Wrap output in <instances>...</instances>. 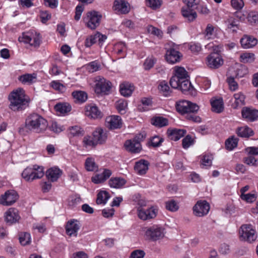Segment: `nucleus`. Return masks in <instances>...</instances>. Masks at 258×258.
<instances>
[{
  "label": "nucleus",
  "instance_id": "f257e3e1",
  "mask_svg": "<svg viewBox=\"0 0 258 258\" xmlns=\"http://www.w3.org/2000/svg\"><path fill=\"white\" fill-rule=\"evenodd\" d=\"M9 108L14 111H20L25 109L28 106L29 100L23 89L19 88L10 94Z\"/></svg>",
  "mask_w": 258,
  "mask_h": 258
},
{
  "label": "nucleus",
  "instance_id": "f03ea898",
  "mask_svg": "<svg viewBox=\"0 0 258 258\" xmlns=\"http://www.w3.org/2000/svg\"><path fill=\"white\" fill-rule=\"evenodd\" d=\"M47 126V121L37 113L30 114L25 120V127L31 132L43 133L46 131Z\"/></svg>",
  "mask_w": 258,
  "mask_h": 258
},
{
  "label": "nucleus",
  "instance_id": "7ed1b4c3",
  "mask_svg": "<svg viewBox=\"0 0 258 258\" xmlns=\"http://www.w3.org/2000/svg\"><path fill=\"white\" fill-rule=\"evenodd\" d=\"M44 175V167L36 164L26 167L22 173V177L27 182L40 179Z\"/></svg>",
  "mask_w": 258,
  "mask_h": 258
},
{
  "label": "nucleus",
  "instance_id": "20e7f679",
  "mask_svg": "<svg viewBox=\"0 0 258 258\" xmlns=\"http://www.w3.org/2000/svg\"><path fill=\"white\" fill-rule=\"evenodd\" d=\"M175 106L177 112L182 115H186L189 113H196L199 109V106L196 104L185 100L176 102Z\"/></svg>",
  "mask_w": 258,
  "mask_h": 258
},
{
  "label": "nucleus",
  "instance_id": "39448f33",
  "mask_svg": "<svg viewBox=\"0 0 258 258\" xmlns=\"http://www.w3.org/2000/svg\"><path fill=\"white\" fill-rule=\"evenodd\" d=\"M101 15L96 11L89 12L84 18L87 27L91 29H95L100 24Z\"/></svg>",
  "mask_w": 258,
  "mask_h": 258
},
{
  "label": "nucleus",
  "instance_id": "423d86ee",
  "mask_svg": "<svg viewBox=\"0 0 258 258\" xmlns=\"http://www.w3.org/2000/svg\"><path fill=\"white\" fill-rule=\"evenodd\" d=\"M170 84L173 88L179 89L185 94L192 88L188 80H181L178 76H173L170 79Z\"/></svg>",
  "mask_w": 258,
  "mask_h": 258
},
{
  "label": "nucleus",
  "instance_id": "0eeeda50",
  "mask_svg": "<svg viewBox=\"0 0 258 258\" xmlns=\"http://www.w3.org/2000/svg\"><path fill=\"white\" fill-rule=\"evenodd\" d=\"M19 40L34 47H39L41 41L39 34L30 32L23 33L22 36L19 37Z\"/></svg>",
  "mask_w": 258,
  "mask_h": 258
},
{
  "label": "nucleus",
  "instance_id": "6e6552de",
  "mask_svg": "<svg viewBox=\"0 0 258 258\" xmlns=\"http://www.w3.org/2000/svg\"><path fill=\"white\" fill-rule=\"evenodd\" d=\"M145 234L148 239L156 241L164 236V229L158 225H153L145 229Z\"/></svg>",
  "mask_w": 258,
  "mask_h": 258
},
{
  "label": "nucleus",
  "instance_id": "1a4fd4ad",
  "mask_svg": "<svg viewBox=\"0 0 258 258\" xmlns=\"http://www.w3.org/2000/svg\"><path fill=\"white\" fill-rule=\"evenodd\" d=\"M111 88V83L104 78L98 77L96 80L95 91L97 94H108Z\"/></svg>",
  "mask_w": 258,
  "mask_h": 258
},
{
  "label": "nucleus",
  "instance_id": "9d476101",
  "mask_svg": "<svg viewBox=\"0 0 258 258\" xmlns=\"http://www.w3.org/2000/svg\"><path fill=\"white\" fill-rule=\"evenodd\" d=\"M257 235L254 227L251 224H243V241L248 243L255 242Z\"/></svg>",
  "mask_w": 258,
  "mask_h": 258
},
{
  "label": "nucleus",
  "instance_id": "9b49d317",
  "mask_svg": "<svg viewBox=\"0 0 258 258\" xmlns=\"http://www.w3.org/2000/svg\"><path fill=\"white\" fill-rule=\"evenodd\" d=\"M140 136L141 135H140L132 139L126 140L124 144L125 150L132 153L136 154L140 153L142 150Z\"/></svg>",
  "mask_w": 258,
  "mask_h": 258
},
{
  "label": "nucleus",
  "instance_id": "f8f14e48",
  "mask_svg": "<svg viewBox=\"0 0 258 258\" xmlns=\"http://www.w3.org/2000/svg\"><path fill=\"white\" fill-rule=\"evenodd\" d=\"M19 198L18 193L14 190H9L0 197V204L10 206L15 203Z\"/></svg>",
  "mask_w": 258,
  "mask_h": 258
},
{
  "label": "nucleus",
  "instance_id": "ddd939ff",
  "mask_svg": "<svg viewBox=\"0 0 258 258\" xmlns=\"http://www.w3.org/2000/svg\"><path fill=\"white\" fill-rule=\"evenodd\" d=\"M158 210L154 207H151L148 209H144L142 207H139L137 209L138 217L142 220H148L155 218L157 216Z\"/></svg>",
  "mask_w": 258,
  "mask_h": 258
},
{
  "label": "nucleus",
  "instance_id": "4468645a",
  "mask_svg": "<svg viewBox=\"0 0 258 258\" xmlns=\"http://www.w3.org/2000/svg\"><path fill=\"white\" fill-rule=\"evenodd\" d=\"M210 205L206 201H199L193 207L194 214L198 217L206 215L209 212Z\"/></svg>",
  "mask_w": 258,
  "mask_h": 258
},
{
  "label": "nucleus",
  "instance_id": "2eb2a0df",
  "mask_svg": "<svg viewBox=\"0 0 258 258\" xmlns=\"http://www.w3.org/2000/svg\"><path fill=\"white\" fill-rule=\"evenodd\" d=\"M207 65L212 69H217L223 64V59L219 54L213 52L207 57Z\"/></svg>",
  "mask_w": 258,
  "mask_h": 258
},
{
  "label": "nucleus",
  "instance_id": "dca6fc26",
  "mask_svg": "<svg viewBox=\"0 0 258 258\" xmlns=\"http://www.w3.org/2000/svg\"><path fill=\"white\" fill-rule=\"evenodd\" d=\"M182 57V54L174 48H170L166 51L165 59L166 61L171 64H174L179 62Z\"/></svg>",
  "mask_w": 258,
  "mask_h": 258
},
{
  "label": "nucleus",
  "instance_id": "f3484780",
  "mask_svg": "<svg viewBox=\"0 0 258 258\" xmlns=\"http://www.w3.org/2000/svg\"><path fill=\"white\" fill-rule=\"evenodd\" d=\"M81 227L80 223L75 219H71L68 221L66 225L67 234L70 236L77 237L78 230Z\"/></svg>",
  "mask_w": 258,
  "mask_h": 258
},
{
  "label": "nucleus",
  "instance_id": "a211bd4d",
  "mask_svg": "<svg viewBox=\"0 0 258 258\" xmlns=\"http://www.w3.org/2000/svg\"><path fill=\"white\" fill-rule=\"evenodd\" d=\"M106 125L111 130L120 128L122 125L121 117L118 115H111L106 117Z\"/></svg>",
  "mask_w": 258,
  "mask_h": 258
},
{
  "label": "nucleus",
  "instance_id": "6ab92c4d",
  "mask_svg": "<svg viewBox=\"0 0 258 258\" xmlns=\"http://www.w3.org/2000/svg\"><path fill=\"white\" fill-rule=\"evenodd\" d=\"M5 221L9 224H12L18 221L20 217L17 209L10 208L5 213Z\"/></svg>",
  "mask_w": 258,
  "mask_h": 258
},
{
  "label": "nucleus",
  "instance_id": "aec40b11",
  "mask_svg": "<svg viewBox=\"0 0 258 258\" xmlns=\"http://www.w3.org/2000/svg\"><path fill=\"white\" fill-rule=\"evenodd\" d=\"M243 118L251 122L255 121L258 118V110L252 107H243Z\"/></svg>",
  "mask_w": 258,
  "mask_h": 258
},
{
  "label": "nucleus",
  "instance_id": "412c9836",
  "mask_svg": "<svg viewBox=\"0 0 258 258\" xmlns=\"http://www.w3.org/2000/svg\"><path fill=\"white\" fill-rule=\"evenodd\" d=\"M85 115L91 118L97 119L102 117V113L95 105H88L85 107Z\"/></svg>",
  "mask_w": 258,
  "mask_h": 258
},
{
  "label": "nucleus",
  "instance_id": "4be33fe9",
  "mask_svg": "<svg viewBox=\"0 0 258 258\" xmlns=\"http://www.w3.org/2000/svg\"><path fill=\"white\" fill-rule=\"evenodd\" d=\"M113 8L117 12L124 14L128 13L130 10L129 4L124 0H115Z\"/></svg>",
  "mask_w": 258,
  "mask_h": 258
},
{
  "label": "nucleus",
  "instance_id": "5701e85b",
  "mask_svg": "<svg viewBox=\"0 0 258 258\" xmlns=\"http://www.w3.org/2000/svg\"><path fill=\"white\" fill-rule=\"evenodd\" d=\"M112 173L110 169H104L101 173L97 174L92 177V181L95 184L102 183L109 178Z\"/></svg>",
  "mask_w": 258,
  "mask_h": 258
},
{
  "label": "nucleus",
  "instance_id": "b1692460",
  "mask_svg": "<svg viewBox=\"0 0 258 258\" xmlns=\"http://www.w3.org/2000/svg\"><path fill=\"white\" fill-rule=\"evenodd\" d=\"M62 171L57 167H53L48 169L46 172L47 179L51 182H55L61 176Z\"/></svg>",
  "mask_w": 258,
  "mask_h": 258
},
{
  "label": "nucleus",
  "instance_id": "393cba45",
  "mask_svg": "<svg viewBox=\"0 0 258 258\" xmlns=\"http://www.w3.org/2000/svg\"><path fill=\"white\" fill-rule=\"evenodd\" d=\"M37 76L35 73L25 74L19 77L18 80L24 85H30L37 82Z\"/></svg>",
  "mask_w": 258,
  "mask_h": 258
},
{
  "label": "nucleus",
  "instance_id": "a878e982",
  "mask_svg": "<svg viewBox=\"0 0 258 258\" xmlns=\"http://www.w3.org/2000/svg\"><path fill=\"white\" fill-rule=\"evenodd\" d=\"M149 162L145 160H140L136 163L134 169L136 172L140 175L146 174L148 170Z\"/></svg>",
  "mask_w": 258,
  "mask_h": 258
},
{
  "label": "nucleus",
  "instance_id": "bb28decb",
  "mask_svg": "<svg viewBox=\"0 0 258 258\" xmlns=\"http://www.w3.org/2000/svg\"><path fill=\"white\" fill-rule=\"evenodd\" d=\"M93 137L95 140V142H96L97 144H101L105 142L107 139V135L106 131L101 128H97L93 133Z\"/></svg>",
  "mask_w": 258,
  "mask_h": 258
},
{
  "label": "nucleus",
  "instance_id": "cd10ccee",
  "mask_svg": "<svg viewBox=\"0 0 258 258\" xmlns=\"http://www.w3.org/2000/svg\"><path fill=\"white\" fill-rule=\"evenodd\" d=\"M192 8L186 6L181 9L183 17L188 22H192L197 17V13L191 9Z\"/></svg>",
  "mask_w": 258,
  "mask_h": 258
},
{
  "label": "nucleus",
  "instance_id": "c85d7f7f",
  "mask_svg": "<svg viewBox=\"0 0 258 258\" xmlns=\"http://www.w3.org/2000/svg\"><path fill=\"white\" fill-rule=\"evenodd\" d=\"M217 27L211 24H208L203 32L205 38L208 40L214 39L217 36Z\"/></svg>",
  "mask_w": 258,
  "mask_h": 258
},
{
  "label": "nucleus",
  "instance_id": "c756f323",
  "mask_svg": "<svg viewBox=\"0 0 258 258\" xmlns=\"http://www.w3.org/2000/svg\"><path fill=\"white\" fill-rule=\"evenodd\" d=\"M134 90V86L128 82H123L120 85L119 91L124 97L130 96Z\"/></svg>",
  "mask_w": 258,
  "mask_h": 258
},
{
  "label": "nucleus",
  "instance_id": "7c9ffc66",
  "mask_svg": "<svg viewBox=\"0 0 258 258\" xmlns=\"http://www.w3.org/2000/svg\"><path fill=\"white\" fill-rule=\"evenodd\" d=\"M257 40L251 36H243V48L248 49L254 47L256 45Z\"/></svg>",
  "mask_w": 258,
  "mask_h": 258
},
{
  "label": "nucleus",
  "instance_id": "2f4dec72",
  "mask_svg": "<svg viewBox=\"0 0 258 258\" xmlns=\"http://www.w3.org/2000/svg\"><path fill=\"white\" fill-rule=\"evenodd\" d=\"M186 133L184 130L174 129L168 130L169 138L173 141H177L182 137Z\"/></svg>",
  "mask_w": 258,
  "mask_h": 258
},
{
  "label": "nucleus",
  "instance_id": "473e14b6",
  "mask_svg": "<svg viewBox=\"0 0 258 258\" xmlns=\"http://www.w3.org/2000/svg\"><path fill=\"white\" fill-rule=\"evenodd\" d=\"M230 5L235 10L234 16L240 19L242 17V0H231Z\"/></svg>",
  "mask_w": 258,
  "mask_h": 258
},
{
  "label": "nucleus",
  "instance_id": "72a5a7b5",
  "mask_svg": "<svg viewBox=\"0 0 258 258\" xmlns=\"http://www.w3.org/2000/svg\"><path fill=\"white\" fill-rule=\"evenodd\" d=\"M212 109L216 113L221 112L224 109V104L222 98L214 99L211 101Z\"/></svg>",
  "mask_w": 258,
  "mask_h": 258
},
{
  "label": "nucleus",
  "instance_id": "f704fd0d",
  "mask_svg": "<svg viewBox=\"0 0 258 258\" xmlns=\"http://www.w3.org/2000/svg\"><path fill=\"white\" fill-rule=\"evenodd\" d=\"M125 183V179L121 177H112L108 181L110 187L115 188H121Z\"/></svg>",
  "mask_w": 258,
  "mask_h": 258
},
{
  "label": "nucleus",
  "instance_id": "c9c22d12",
  "mask_svg": "<svg viewBox=\"0 0 258 258\" xmlns=\"http://www.w3.org/2000/svg\"><path fill=\"white\" fill-rule=\"evenodd\" d=\"M72 96L75 100V101L79 103L85 102L88 98L87 93L82 91H74L72 93Z\"/></svg>",
  "mask_w": 258,
  "mask_h": 258
},
{
  "label": "nucleus",
  "instance_id": "e433bc0d",
  "mask_svg": "<svg viewBox=\"0 0 258 258\" xmlns=\"http://www.w3.org/2000/svg\"><path fill=\"white\" fill-rule=\"evenodd\" d=\"M69 136L70 138L83 136L84 134V130L79 126H74L69 129Z\"/></svg>",
  "mask_w": 258,
  "mask_h": 258
},
{
  "label": "nucleus",
  "instance_id": "4c0bfd02",
  "mask_svg": "<svg viewBox=\"0 0 258 258\" xmlns=\"http://www.w3.org/2000/svg\"><path fill=\"white\" fill-rule=\"evenodd\" d=\"M174 76H178L181 80H188V73L183 67L175 66L174 68Z\"/></svg>",
  "mask_w": 258,
  "mask_h": 258
},
{
  "label": "nucleus",
  "instance_id": "58836bf2",
  "mask_svg": "<svg viewBox=\"0 0 258 258\" xmlns=\"http://www.w3.org/2000/svg\"><path fill=\"white\" fill-rule=\"evenodd\" d=\"M54 108L57 112L64 114L71 110L72 107L70 104L68 103H60L56 104Z\"/></svg>",
  "mask_w": 258,
  "mask_h": 258
},
{
  "label": "nucleus",
  "instance_id": "ea45409f",
  "mask_svg": "<svg viewBox=\"0 0 258 258\" xmlns=\"http://www.w3.org/2000/svg\"><path fill=\"white\" fill-rule=\"evenodd\" d=\"M109 198L110 196L108 192L106 191H101L97 195L96 203L98 205H104L106 203Z\"/></svg>",
  "mask_w": 258,
  "mask_h": 258
},
{
  "label": "nucleus",
  "instance_id": "a19ab883",
  "mask_svg": "<svg viewBox=\"0 0 258 258\" xmlns=\"http://www.w3.org/2000/svg\"><path fill=\"white\" fill-rule=\"evenodd\" d=\"M238 139L235 138L234 136H232L229 138L225 141V147L226 148L231 151L237 146Z\"/></svg>",
  "mask_w": 258,
  "mask_h": 258
},
{
  "label": "nucleus",
  "instance_id": "79ce46f5",
  "mask_svg": "<svg viewBox=\"0 0 258 258\" xmlns=\"http://www.w3.org/2000/svg\"><path fill=\"white\" fill-rule=\"evenodd\" d=\"M158 89L161 92L164 96H170L171 93V91L167 84V83L165 81H162L160 82Z\"/></svg>",
  "mask_w": 258,
  "mask_h": 258
},
{
  "label": "nucleus",
  "instance_id": "37998d69",
  "mask_svg": "<svg viewBox=\"0 0 258 258\" xmlns=\"http://www.w3.org/2000/svg\"><path fill=\"white\" fill-rule=\"evenodd\" d=\"M152 123L158 127H163L168 125V119L163 117L158 116L152 119Z\"/></svg>",
  "mask_w": 258,
  "mask_h": 258
},
{
  "label": "nucleus",
  "instance_id": "c03bdc74",
  "mask_svg": "<svg viewBox=\"0 0 258 258\" xmlns=\"http://www.w3.org/2000/svg\"><path fill=\"white\" fill-rule=\"evenodd\" d=\"M246 19L248 23L251 25L258 24V12L255 11L249 12L247 15Z\"/></svg>",
  "mask_w": 258,
  "mask_h": 258
},
{
  "label": "nucleus",
  "instance_id": "a18cd8bd",
  "mask_svg": "<svg viewBox=\"0 0 258 258\" xmlns=\"http://www.w3.org/2000/svg\"><path fill=\"white\" fill-rule=\"evenodd\" d=\"M127 106V101L123 99L119 100L115 103L116 109L118 112L121 114H123L125 113Z\"/></svg>",
  "mask_w": 258,
  "mask_h": 258
},
{
  "label": "nucleus",
  "instance_id": "49530a36",
  "mask_svg": "<svg viewBox=\"0 0 258 258\" xmlns=\"http://www.w3.org/2000/svg\"><path fill=\"white\" fill-rule=\"evenodd\" d=\"M85 168L87 171H94L97 170L98 166L92 158H87L85 162Z\"/></svg>",
  "mask_w": 258,
  "mask_h": 258
},
{
  "label": "nucleus",
  "instance_id": "de8ad7c7",
  "mask_svg": "<svg viewBox=\"0 0 258 258\" xmlns=\"http://www.w3.org/2000/svg\"><path fill=\"white\" fill-rule=\"evenodd\" d=\"M234 100L232 103V107L234 109H237L241 107L242 104V94L241 92L235 93L233 95Z\"/></svg>",
  "mask_w": 258,
  "mask_h": 258
},
{
  "label": "nucleus",
  "instance_id": "09e8293b",
  "mask_svg": "<svg viewBox=\"0 0 258 258\" xmlns=\"http://www.w3.org/2000/svg\"><path fill=\"white\" fill-rule=\"evenodd\" d=\"M115 52L121 57H123L125 55L126 47L123 42H120L116 44L114 47Z\"/></svg>",
  "mask_w": 258,
  "mask_h": 258
},
{
  "label": "nucleus",
  "instance_id": "8fccbe9b",
  "mask_svg": "<svg viewBox=\"0 0 258 258\" xmlns=\"http://www.w3.org/2000/svg\"><path fill=\"white\" fill-rule=\"evenodd\" d=\"M19 241L22 245L29 244L31 242L30 234L27 232L21 233L19 236Z\"/></svg>",
  "mask_w": 258,
  "mask_h": 258
},
{
  "label": "nucleus",
  "instance_id": "3c124183",
  "mask_svg": "<svg viewBox=\"0 0 258 258\" xmlns=\"http://www.w3.org/2000/svg\"><path fill=\"white\" fill-rule=\"evenodd\" d=\"M257 194L255 192L248 194H243V201L247 203H252L256 201Z\"/></svg>",
  "mask_w": 258,
  "mask_h": 258
},
{
  "label": "nucleus",
  "instance_id": "603ef678",
  "mask_svg": "<svg viewBox=\"0 0 258 258\" xmlns=\"http://www.w3.org/2000/svg\"><path fill=\"white\" fill-rule=\"evenodd\" d=\"M163 141V138L158 136H155L151 139L149 144L150 146L153 147H158L161 146Z\"/></svg>",
  "mask_w": 258,
  "mask_h": 258
},
{
  "label": "nucleus",
  "instance_id": "864d4df0",
  "mask_svg": "<svg viewBox=\"0 0 258 258\" xmlns=\"http://www.w3.org/2000/svg\"><path fill=\"white\" fill-rule=\"evenodd\" d=\"M83 145L85 147H94L97 145V143L95 142L93 137L90 136L85 137L83 141Z\"/></svg>",
  "mask_w": 258,
  "mask_h": 258
},
{
  "label": "nucleus",
  "instance_id": "5fc2aeb1",
  "mask_svg": "<svg viewBox=\"0 0 258 258\" xmlns=\"http://www.w3.org/2000/svg\"><path fill=\"white\" fill-rule=\"evenodd\" d=\"M156 61V59L154 57L151 56L150 57H148L146 58L144 63V69L146 70H149L151 69L153 67Z\"/></svg>",
  "mask_w": 258,
  "mask_h": 258
},
{
  "label": "nucleus",
  "instance_id": "6e6d98bb",
  "mask_svg": "<svg viewBox=\"0 0 258 258\" xmlns=\"http://www.w3.org/2000/svg\"><path fill=\"white\" fill-rule=\"evenodd\" d=\"M50 86L54 90L62 92L65 90V86L58 81H53L50 84Z\"/></svg>",
  "mask_w": 258,
  "mask_h": 258
},
{
  "label": "nucleus",
  "instance_id": "4d7b16f0",
  "mask_svg": "<svg viewBox=\"0 0 258 258\" xmlns=\"http://www.w3.org/2000/svg\"><path fill=\"white\" fill-rule=\"evenodd\" d=\"M147 30L149 33L157 36L158 37H162L163 33L159 29L152 26H148L147 28Z\"/></svg>",
  "mask_w": 258,
  "mask_h": 258
},
{
  "label": "nucleus",
  "instance_id": "13d9d810",
  "mask_svg": "<svg viewBox=\"0 0 258 258\" xmlns=\"http://www.w3.org/2000/svg\"><path fill=\"white\" fill-rule=\"evenodd\" d=\"M254 59V54L253 53L243 51V63L253 62Z\"/></svg>",
  "mask_w": 258,
  "mask_h": 258
},
{
  "label": "nucleus",
  "instance_id": "bf43d9fd",
  "mask_svg": "<svg viewBox=\"0 0 258 258\" xmlns=\"http://www.w3.org/2000/svg\"><path fill=\"white\" fill-rule=\"evenodd\" d=\"M227 82L229 85V89L232 91H236L238 88V85L237 83L235 81L234 78L228 77L227 79Z\"/></svg>",
  "mask_w": 258,
  "mask_h": 258
},
{
  "label": "nucleus",
  "instance_id": "052dcab7",
  "mask_svg": "<svg viewBox=\"0 0 258 258\" xmlns=\"http://www.w3.org/2000/svg\"><path fill=\"white\" fill-rule=\"evenodd\" d=\"M194 141L189 135L186 136L182 140V147L184 149H187L194 144Z\"/></svg>",
  "mask_w": 258,
  "mask_h": 258
},
{
  "label": "nucleus",
  "instance_id": "680f3d73",
  "mask_svg": "<svg viewBox=\"0 0 258 258\" xmlns=\"http://www.w3.org/2000/svg\"><path fill=\"white\" fill-rule=\"evenodd\" d=\"M166 208L167 210L175 212L178 209V206L175 201L171 200L166 203Z\"/></svg>",
  "mask_w": 258,
  "mask_h": 258
},
{
  "label": "nucleus",
  "instance_id": "e2e57ef3",
  "mask_svg": "<svg viewBox=\"0 0 258 258\" xmlns=\"http://www.w3.org/2000/svg\"><path fill=\"white\" fill-rule=\"evenodd\" d=\"M100 65L96 61H92L86 65V69L89 72L93 73L99 70Z\"/></svg>",
  "mask_w": 258,
  "mask_h": 258
},
{
  "label": "nucleus",
  "instance_id": "0e129e2a",
  "mask_svg": "<svg viewBox=\"0 0 258 258\" xmlns=\"http://www.w3.org/2000/svg\"><path fill=\"white\" fill-rule=\"evenodd\" d=\"M244 162L248 165L251 166H256L258 165V160L255 159V158L252 156H249L245 158Z\"/></svg>",
  "mask_w": 258,
  "mask_h": 258
},
{
  "label": "nucleus",
  "instance_id": "69168bd1",
  "mask_svg": "<svg viewBox=\"0 0 258 258\" xmlns=\"http://www.w3.org/2000/svg\"><path fill=\"white\" fill-rule=\"evenodd\" d=\"M97 41V39L95 34V35H91L90 37L86 38L85 45L86 47H89L95 43Z\"/></svg>",
  "mask_w": 258,
  "mask_h": 258
},
{
  "label": "nucleus",
  "instance_id": "338daca9",
  "mask_svg": "<svg viewBox=\"0 0 258 258\" xmlns=\"http://www.w3.org/2000/svg\"><path fill=\"white\" fill-rule=\"evenodd\" d=\"M147 5L153 9L158 8L161 5V0H147Z\"/></svg>",
  "mask_w": 258,
  "mask_h": 258
},
{
  "label": "nucleus",
  "instance_id": "774afa93",
  "mask_svg": "<svg viewBox=\"0 0 258 258\" xmlns=\"http://www.w3.org/2000/svg\"><path fill=\"white\" fill-rule=\"evenodd\" d=\"M145 253L142 250H135L133 251L130 255V258H143Z\"/></svg>",
  "mask_w": 258,
  "mask_h": 258
}]
</instances>
